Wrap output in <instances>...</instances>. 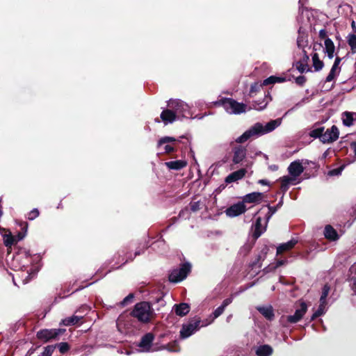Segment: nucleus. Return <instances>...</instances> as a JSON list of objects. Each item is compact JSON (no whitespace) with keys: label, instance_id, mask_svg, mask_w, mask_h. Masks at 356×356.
Segmentation results:
<instances>
[{"label":"nucleus","instance_id":"1","mask_svg":"<svg viewBox=\"0 0 356 356\" xmlns=\"http://www.w3.org/2000/svg\"><path fill=\"white\" fill-rule=\"evenodd\" d=\"M167 108L161 113V119L165 124H171L180 120L189 115V106L184 102L176 99H170L167 102Z\"/></svg>","mask_w":356,"mask_h":356},{"label":"nucleus","instance_id":"2","mask_svg":"<svg viewBox=\"0 0 356 356\" xmlns=\"http://www.w3.org/2000/svg\"><path fill=\"white\" fill-rule=\"evenodd\" d=\"M281 123L282 119L280 118L271 120L265 125L260 122L255 123L235 140L238 143H243L252 137H257L273 131L278 127Z\"/></svg>","mask_w":356,"mask_h":356},{"label":"nucleus","instance_id":"3","mask_svg":"<svg viewBox=\"0 0 356 356\" xmlns=\"http://www.w3.org/2000/svg\"><path fill=\"white\" fill-rule=\"evenodd\" d=\"M131 316L142 323H148L154 316V309L147 302L137 303L131 313Z\"/></svg>","mask_w":356,"mask_h":356},{"label":"nucleus","instance_id":"4","mask_svg":"<svg viewBox=\"0 0 356 356\" xmlns=\"http://www.w3.org/2000/svg\"><path fill=\"white\" fill-rule=\"evenodd\" d=\"M295 312L292 315L282 316L281 320L282 322H287L291 324H294L299 322L306 314L308 306L304 301H299L295 305Z\"/></svg>","mask_w":356,"mask_h":356},{"label":"nucleus","instance_id":"5","mask_svg":"<svg viewBox=\"0 0 356 356\" xmlns=\"http://www.w3.org/2000/svg\"><path fill=\"white\" fill-rule=\"evenodd\" d=\"M224 109L229 114L238 115L246 111L247 106L239 103L231 98H226L222 101Z\"/></svg>","mask_w":356,"mask_h":356},{"label":"nucleus","instance_id":"6","mask_svg":"<svg viewBox=\"0 0 356 356\" xmlns=\"http://www.w3.org/2000/svg\"><path fill=\"white\" fill-rule=\"evenodd\" d=\"M191 266L189 263H185L178 269L173 270L169 275V281L177 283L184 280L191 271Z\"/></svg>","mask_w":356,"mask_h":356},{"label":"nucleus","instance_id":"7","mask_svg":"<svg viewBox=\"0 0 356 356\" xmlns=\"http://www.w3.org/2000/svg\"><path fill=\"white\" fill-rule=\"evenodd\" d=\"M339 136L338 128L333 125L331 128L327 129L322 136V143H331L337 140Z\"/></svg>","mask_w":356,"mask_h":356},{"label":"nucleus","instance_id":"8","mask_svg":"<svg viewBox=\"0 0 356 356\" xmlns=\"http://www.w3.org/2000/svg\"><path fill=\"white\" fill-rule=\"evenodd\" d=\"M200 323V322L199 321H197L193 323L184 325L180 331L181 337L186 339L193 334L196 331L198 330Z\"/></svg>","mask_w":356,"mask_h":356},{"label":"nucleus","instance_id":"9","mask_svg":"<svg viewBox=\"0 0 356 356\" xmlns=\"http://www.w3.org/2000/svg\"><path fill=\"white\" fill-rule=\"evenodd\" d=\"M246 211V207L244 202H238L234 204L227 208L225 211V213L227 216L234 218L243 213Z\"/></svg>","mask_w":356,"mask_h":356},{"label":"nucleus","instance_id":"10","mask_svg":"<svg viewBox=\"0 0 356 356\" xmlns=\"http://www.w3.org/2000/svg\"><path fill=\"white\" fill-rule=\"evenodd\" d=\"M60 333V330L58 329H44L38 332L37 337L44 341H48L55 339Z\"/></svg>","mask_w":356,"mask_h":356},{"label":"nucleus","instance_id":"11","mask_svg":"<svg viewBox=\"0 0 356 356\" xmlns=\"http://www.w3.org/2000/svg\"><path fill=\"white\" fill-rule=\"evenodd\" d=\"M302 164L303 160H296L292 162L288 167L289 175L297 179L304 171L305 168Z\"/></svg>","mask_w":356,"mask_h":356},{"label":"nucleus","instance_id":"12","mask_svg":"<svg viewBox=\"0 0 356 356\" xmlns=\"http://www.w3.org/2000/svg\"><path fill=\"white\" fill-rule=\"evenodd\" d=\"M154 339V336L152 333L149 332L145 334L138 343V347L140 348L141 351L149 352Z\"/></svg>","mask_w":356,"mask_h":356},{"label":"nucleus","instance_id":"13","mask_svg":"<svg viewBox=\"0 0 356 356\" xmlns=\"http://www.w3.org/2000/svg\"><path fill=\"white\" fill-rule=\"evenodd\" d=\"M247 149L242 146H237L233 149V163L237 164L242 162L246 156Z\"/></svg>","mask_w":356,"mask_h":356},{"label":"nucleus","instance_id":"14","mask_svg":"<svg viewBox=\"0 0 356 356\" xmlns=\"http://www.w3.org/2000/svg\"><path fill=\"white\" fill-rule=\"evenodd\" d=\"M246 172L247 170L245 168L234 171L226 177L225 181L226 183L230 184L240 180L245 175Z\"/></svg>","mask_w":356,"mask_h":356},{"label":"nucleus","instance_id":"15","mask_svg":"<svg viewBox=\"0 0 356 356\" xmlns=\"http://www.w3.org/2000/svg\"><path fill=\"white\" fill-rule=\"evenodd\" d=\"M263 196V193L259 192L248 193L243 197V202L259 203L261 201Z\"/></svg>","mask_w":356,"mask_h":356},{"label":"nucleus","instance_id":"16","mask_svg":"<svg viewBox=\"0 0 356 356\" xmlns=\"http://www.w3.org/2000/svg\"><path fill=\"white\" fill-rule=\"evenodd\" d=\"M341 59L339 57H337L335 58L334 63L331 68V70H330L329 74L326 77L325 81L327 82L332 81L336 77V76L337 74H339V71H340V70L339 68V65L341 62Z\"/></svg>","mask_w":356,"mask_h":356},{"label":"nucleus","instance_id":"17","mask_svg":"<svg viewBox=\"0 0 356 356\" xmlns=\"http://www.w3.org/2000/svg\"><path fill=\"white\" fill-rule=\"evenodd\" d=\"M298 243V241L295 238H292L286 243L280 244L277 248V254H282L284 252L289 251L291 250Z\"/></svg>","mask_w":356,"mask_h":356},{"label":"nucleus","instance_id":"18","mask_svg":"<svg viewBox=\"0 0 356 356\" xmlns=\"http://www.w3.org/2000/svg\"><path fill=\"white\" fill-rule=\"evenodd\" d=\"M261 218L258 217L254 224V232L253 235L256 238H259L266 230L268 221L266 220L264 225L261 224Z\"/></svg>","mask_w":356,"mask_h":356},{"label":"nucleus","instance_id":"19","mask_svg":"<svg viewBox=\"0 0 356 356\" xmlns=\"http://www.w3.org/2000/svg\"><path fill=\"white\" fill-rule=\"evenodd\" d=\"M165 165L170 170H179L187 165V162L185 160H177L165 163Z\"/></svg>","mask_w":356,"mask_h":356},{"label":"nucleus","instance_id":"20","mask_svg":"<svg viewBox=\"0 0 356 356\" xmlns=\"http://www.w3.org/2000/svg\"><path fill=\"white\" fill-rule=\"evenodd\" d=\"M273 353V348L267 344L259 346L255 350L257 356H270Z\"/></svg>","mask_w":356,"mask_h":356},{"label":"nucleus","instance_id":"21","mask_svg":"<svg viewBox=\"0 0 356 356\" xmlns=\"http://www.w3.org/2000/svg\"><path fill=\"white\" fill-rule=\"evenodd\" d=\"M334 50L335 47L332 40L330 38H326V40L324 41L323 51L329 58L331 59L334 57Z\"/></svg>","mask_w":356,"mask_h":356},{"label":"nucleus","instance_id":"22","mask_svg":"<svg viewBox=\"0 0 356 356\" xmlns=\"http://www.w3.org/2000/svg\"><path fill=\"white\" fill-rule=\"evenodd\" d=\"M281 181V189L286 191L291 184H293L296 179L293 176H284L280 179Z\"/></svg>","mask_w":356,"mask_h":356},{"label":"nucleus","instance_id":"23","mask_svg":"<svg viewBox=\"0 0 356 356\" xmlns=\"http://www.w3.org/2000/svg\"><path fill=\"white\" fill-rule=\"evenodd\" d=\"M324 236L330 241H336L339 236L336 230L331 225H326L324 229Z\"/></svg>","mask_w":356,"mask_h":356},{"label":"nucleus","instance_id":"24","mask_svg":"<svg viewBox=\"0 0 356 356\" xmlns=\"http://www.w3.org/2000/svg\"><path fill=\"white\" fill-rule=\"evenodd\" d=\"M174 310L177 315L184 316L190 311V307L186 303H181L174 306Z\"/></svg>","mask_w":356,"mask_h":356},{"label":"nucleus","instance_id":"25","mask_svg":"<svg viewBox=\"0 0 356 356\" xmlns=\"http://www.w3.org/2000/svg\"><path fill=\"white\" fill-rule=\"evenodd\" d=\"M257 310L268 320H272L274 317L273 310L271 306L259 307Z\"/></svg>","mask_w":356,"mask_h":356},{"label":"nucleus","instance_id":"26","mask_svg":"<svg viewBox=\"0 0 356 356\" xmlns=\"http://www.w3.org/2000/svg\"><path fill=\"white\" fill-rule=\"evenodd\" d=\"M81 319V317L73 315L70 317H67L61 321L60 325L65 326H70L76 325Z\"/></svg>","mask_w":356,"mask_h":356},{"label":"nucleus","instance_id":"27","mask_svg":"<svg viewBox=\"0 0 356 356\" xmlns=\"http://www.w3.org/2000/svg\"><path fill=\"white\" fill-rule=\"evenodd\" d=\"M16 242L17 241L15 237L13 236L10 232L3 234V243L8 248V252L11 250V246Z\"/></svg>","mask_w":356,"mask_h":356},{"label":"nucleus","instance_id":"28","mask_svg":"<svg viewBox=\"0 0 356 356\" xmlns=\"http://www.w3.org/2000/svg\"><path fill=\"white\" fill-rule=\"evenodd\" d=\"M285 78L280 77V76H270V77L266 79L263 81V85L267 86L269 84H273L275 83H282L285 81Z\"/></svg>","mask_w":356,"mask_h":356},{"label":"nucleus","instance_id":"29","mask_svg":"<svg viewBox=\"0 0 356 356\" xmlns=\"http://www.w3.org/2000/svg\"><path fill=\"white\" fill-rule=\"evenodd\" d=\"M312 62H313V67H314L315 71H320L323 69L324 64L323 61H321L318 56L316 53L314 54L312 56Z\"/></svg>","mask_w":356,"mask_h":356},{"label":"nucleus","instance_id":"30","mask_svg":"<svg viewBox=\"0 0 356 356\" xmlns=\"http://www.w3.org/2000/svg\"><path fill=\"white\" fill-rule=\"evenodd\" d=\"M343 123L345 126L350 127L353 124V113L345 112L342 116Z\"/></svg>","mask_w":356,"mask_h":356},{"label":"nucleus","instance_id":"31","mask_svg":"<svg viewBox=\"0 0 356 356\" xmlns=\"http://www.w3.org/2000/svg\"><path fill=\"white\" fill-rule=\"evenodd\" d=\"M326 305L327 302H320V305L318 309L314 313V314L312 316V320H314L316 318L323 315L326 311Z\"/></svg>","mask_w":356,"mask_h":356},{"label":"nucleus","instance_id":"32","mask_svg":"<svg viewBox=\"0 0 356 356\" xmlns=\"http://www.w3.org/2000/svg\"><path fill=\"white\" fill-rule=\"evenodd\" d=\"M348 43L350 47L352 53H356V35L350 34L348 37Z\"/></svg>","mask_w":356,"mask_h":356},{"label":"nucleus","instance_id":"33","mask_svg":"<svg viewBox=\"0 0 356 356\" xmlns=\"http://www.w3.org/2000/svg\"><path fill=\"white\" fill-rule=\"evenodd\" d=\"M177 141H180V140L179 139H177L174 137H170V136H165V137H163L161 138L159 141H158V146L159 147H161L163 145H165L166 143H174V142H177Z\"/></svg>","mask_w":356,"mask_h":356},{"label":"nucleus","instance_id":"34","mask_svg":"<svg viewBox=\"0 0 356 356\" xmlns=\"http://www.w3.org/2000/svg\"><path fill=\"white\" fill-rule=\"evenodd\" d=\"M297 45L298 47L302 49V51L303 49H305V47L307 46V40L306 39V37L303 35H300L297 38Z\"/></svg>","mask_w":356,"mask_h":356},{"label":"nucleus","instance_id":"35","mask_svg":"<svg viewBox=\"0 0 356 356\" xmlns=\"http://www.w3.org/2000/svg\"><path fill=\"white\" fill-rule=\"evenodd\" d=\"M323 131H324L323 127L315 129L311 131L309 135L312 138H320L321 141L322 142V136L323 134Z\"/></svg>","mask_w":356,"mask_h":356},{"label":"nucleus","instance_id":"36","mask_svg":"<svg viewBox=\"0 0 356 356\" xmlns=\"http://www.w3.org/2000/svg\"><path fill=\"white\" fill-rule=\"evenodd\" d=\"M296 67L297 70L301 73L309 71L308 64L304 63L302 61H298L296 64Z\"/></svg>","mask_w":356,"mask_h":356},{"label":"nucleus","instance_id":"37","mask_svg":"<svg viewBox=\"0 0 356 356\" xmlns=\"http://www.w3.org/2000/svg\"><path fill=\"white\" fill-rule=\"evenodd\" d=\"M330 291V286L327 285H325L323 288L322 294L320 298V302H327L326 298L328 296Z\"/></svg>","mask_w":356,"mask_h":356},{"label":"nucleus","instance_id":"38","mask_svg":"<svg viewBox=\"0 0 356 356\" xmlns=\"http://www.w3.org/2000/svg\"><path fill=\"white\" fill-rule=\"evenodd\" d=\"M224 311L225 309L221 306H219L218 308H216L213 312L212 315L210 316L211 318V322L213 321L214 319L220 316L224 312Z\"/></svg>","mask_w":356,"mask_h":356},{"label":"nucleus","instance_id":"39","mask_svg":"<svg viewBox=\"0 0 356 356\" xmlns=\"http://www.w3.org/2000/svg\"><path fill=\"white\" fill-rule=\"evenodd\" d=\"M55 346H47L44 348L43 352L39 356H51Z\"/></svg>","mask_w":356,"mask_h":356},{"label":"nucleus","instance_id":"40","mask_svg":"<svg viewBox=\"0 0 356 356\" xmlns=\"http://www.w3.org/2000/svg\"><path fill=\"white\" fill-rule=\"evenodd\" d=\"M57 346L59 349L60 353L63 354L67 352L70 349V346L68 345L67 343L65 342H61L58 343Z\"/></svg>","mask_w":356,"mask_h":356},{"label":"nucleus","instance_id":"41","mask_svg":"<svg viewBox=\"0 0 356 356\" xmlns=\"http://www.w3.org/2000/svg\"><path fill=\"white\" fill-rule=\"evenodd\" d=\"M343 170V166H341L339 168L330 170L328 172V175L330 176H338V175H341Z\"/></svg>","mask_w":356,"mask_h":356},{"label":"nucleus","instance_id":"42","mask_svg":"<svg viewBox=\"0 0 356 356\" xmlns=\"http://www.w3.org/2000/svg\"><path fill=\"white\" fill-rule=\"evenodd\" d=\"M268 212L266 216V220L268 221L272 216L277 211V208L276 207L268 206Z\"/></svg>","mask_w":356,"mask_h":356},{"label":"nucleus","instance_id":"43","mask_svg":"<svg viewBox=\"0 0 356 356\" xmlns=\"http://www.w3.org/2000/svg\"><path fill=\"white\" fill-rule=\"evenodd\" d=\"M39 216V211L37 209H33L31 211L29 212L28 215V219L30 220H33Z\"/></svg>","mask_w":356,"mask_h":356},{"label":"nucleus","instance_id":"44","mask_svg":"<svg viewBox=\"0 0 356 356\" xmlns=\"http://www.w3.org/2000/svg\"><path fill=\"white\" fill-rule=\"evenodd\" d=\"M134 298V295L132 293L129 294L127 297H125L123 300L121 302V305L125 306L127 305L129 302H131Z\"/></svg>","mask_w":356,"mask_h":356},{"label":"nucleus","instance_id":"45","mask_svg":"<svg viewBox=\"0 0 356 356\" xmlns=\"http://www.w3.org/2000/svg\"><path fill=\"white\" fill-rule=\"evenodd\" d=\"M319 38L321 40H326V38H329L327 37V33L325 29H321L319 31Z\"/></svg>","mask_w":356,"mask_h":356},{"label":"nucleus","instance_id":"46","mask_svg":"<svg viewBox=\"0 0 356 356\" xmlns=\"http://www.w3.org/2000/svg\"><path fill=\"white\" fill-rule=\"evenodd\" d=\"M191 209L193 212H195L200 209V203L199 202H194L191 203Z\"/></svg>","mask_w":356,"mask_h":356},{"label":"nucleus","instance_id":"47","mask_svg":"<svg viewBox=\"0 0 356 356\" xmlns=\"http://www.w3.org/2000/svg\"><path fill=\"white\" fill-rule=\"evenodd\" d=\"M306 81V79L304 76H299L296 79V83L300 86L303 85Z\"/></svg>","mask_w":356,"mask_h":356},{"label":"nucleus","instance_id":"48","mask_svg":"<svg viewBox=\"0 0 356 356\" xmlns=\"http://www.w3.org/2000/svg\"><path fill=\"white\" fill-rule=\"evenodd\" d=\"M232 302V298H226L225 300H223L222 305H220L221 307H222V308L224 309H225V308Z\"/></svg>","mask_w":356,"mask_h":356},{"label":"nucleus","instance_id":"49","mask_svg":"<svg viewBox=\"0 0 356 356\" xmlns=\"http://www.w3.org/2000/svg\"><path fill=\"white\" fill-rule=\"evenodd\" d=\"M302 52L303 54V57H302V59L300 61H302L304 63H307V62H308V60L309 59V57L307 55V51H305V49H303V51Z\"/></svg>","mask_w":356,"mask_h":356},{"label":"nucleus","instance_id":"50","mask_svg":"<svg viewBox=\"0 0 356 356\" xmlns=\"http://www.w3.org/2000/svg\"><path fill=\"white\" fill-rule=\"evenodd\" d=\"M164 150L166 153H170L175 151V148L172 145H168L166 143V145L164 146Z\"/></svg>","mask_w":356,"mask_h":356},{"label":"nucleus","instance_id":"51","mask_svg":"<svg viewBox=\"0 0 356 356\" xmlns=\"http://www.w3.org/2000/svg\"><path fill=\"white\" fill-rule=\"evenodd\" d=\"M267 105V102H265L264 104H263L262 105H260V104H254L253 105V108L256 110H258V111H261V110H263L264 108H266Z\"/></svg>","mask_w":356,"mask_h":356},{"label":"nucleus","instance_id":"52","mask_svg":"<svg viewBox=\"0 0 356 356\" xmlns=\"http://www.w3.org/2000/svg\"><path fill=\"white\" fill-rule=\"evenodd\" d=\"M351 287L353 291L356 293V277L351 278Z\"/></svg>","mask_w":356,"mask_h":356},{"label":"nucleus","instance_id":"53","mask_svg":"<svg viewBox=\"0 0 356 356\" xmlns=\"http://www.w3.org/2000/svg\"><path fill=\"white\" fill-rule=\"evenodd\" d=\"M261 86V85L259 86L257 83H254L253 85L251 86V88H250V92L252 93V92H254L257 90V89Z\"/></svg>","mask_w":356,"mask_h":356},{"label":"nucleus","instance_id":"54","mask_svg":"<svg viewBox=\"0 0 356 356\" xmlns=\"http://www.w3.org/2000/svg\"><path fill=\"white\" fill-rule=\"evenodd\" d=\"M286 263V261L284 260H278L276 263L275 267H279L280 266L284 265Z\"/></svg>","mask_w":356,"mask_h":356},{"label":"nucleus","instance_id":"55","mask_svg":"<svg viewBox=\"0 0 356 356\" xmlns=\"http://www.w3.org/2000/svg\"><path fill=\"white\" fill-rule=\"evenodd\" d=\"M35 348H30V349L27 351V353H26V354L25 355V356H31V355H32V354L35 352Z\"/></svg>","mask_w":356,"mask_h":356},{"label":"nucleus","instance_id":"56","mask_svg":"<svg viewBox=\"0 0 356 356\" xmlns=\"http://www.w3.org/2000/svg\"><path fill=\"white\" fill-rule=\"evenodd\" d=\"M258 183H259V184H261V185H266V186L269 184L268 181L267 180H266V179H259V180L258 181Z\"/></svg>","mask_w":356,"mask_h":356},{"label":"nucleus","instance_id":"57","mask_svg":"<svg viewBox=\"0 0 356 356\" xmlns=\"http://www.w3.org/2000/svg\"><path fill=\"white\" fill-rule=\"evenodd\" d=\"M339 8H343V10H345L346 8L349 9L350 6H349V5H348L346 3H343V4H340L339 6Z\"/></svg>","mask_w":356,"mask_h":356},{"label":"nucleus","instance_id":"58","mask_svg":"<svg viewBox=\"0 0 356 356\" xmlns=\"http://www.w3.org/2000/svg\"><path fill=\"white\" fill-rule=\"evenodd\" d=\"M351 147L353 148V152L356 155V141L351 143Z\"/></svg>","mask_w":356,"mask_h":356},{"label":"nucleus","instance_id":"59","mask_svg":"<svg viewBox=\"0 0 356 356\" xmlns=\"http://www.w3.org/2000/svg\"><path fill=\"white\" fill-rule=\"evenodd\" d=\"M350 271L352 273H355L356 275V263L353 266H351Z\"/></svg>","mask_w":356,"mask_h":356},{"label":"nucleus","instance_id":"60","mask_svg":"<svg viewBox=\"0 0 356 356\" xmlns=\"http://www.w3.org/2000/svg\"><path fill=\"white\" fill-rule=\"evenodd\" d=\"M24 237V235H23L22 234H19L17 235V239H16V241H20V240L23 239Z\"/></svg>","mask_w":356,"mask_h":356},{"label":"nucleus","instance_id":"61","mask_svg":"<svg viewBox=\"0 0 356 356\" xmlns=\"http://www.w3.org/2000/svg\"><path fill=\"white\" fill-rule=\"evenodd\" d=\"M282 205V200H281L278 204H277L276 207L278 209V208H280Z\"/></svg>","mask_w":356,"mask_h":356},{"label":"nucleus","instance_id":"62","mask_svg":"<svg viewBox=\"0 0 356 356\" xmlns=\"http://www.w3.org/2000/svg\"><path fill=\"white\" fill-rule=\"evenodd\" d=\"M294 108H295V107H293V108H292L291 109H290V110L287 111V112H286V113H285V115H287V114H288L289 112H291L292 110H293V109H294Z\"/></svg>","mask_w":356,"mask_h":356},{"label":"nucleus","instance_id":"63","mask_svg":"<svg viewBox=\"0 0 356 356\" xmlns=\"http://www.w3.org/2000/svg\"><path fill=\"white\" fill-rule=\"evenodd\" d=\"M140 254V252L139 251H136V253H135L136 255H138V254Z\"/></svg>","mask_w":356,"mask_h":356}]
</instances>
